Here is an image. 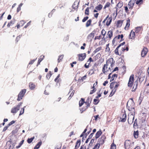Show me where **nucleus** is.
Masks as SVG:
<instances>
[{"label": "nucleus", "mask_w": 149, "mask_h": 149, "mask_svg": "<svg viewBox=\"0 0 149 149\" xmlns=\"http://www.w3.org/2000/svg\"><path fill=\"white\" fill-rule=\"evenodd\" d=\"M102 133V132L100 130L99 131H97L95 134V139H97L101 135Z\"/></svg>", "instance_id": "27"}, {"label": "nucleus", "mask_w": 149, "mask_h": 149, "mask_svg": "<svg viewBox=\"0 0 149 149\" xmlns=\"http://www.w3.org/2000/svg\"><path fill=\"white\" fill-rule=\"evenodd\" d=\"M134 118V115L133 114V113L128 114V122L129 124L131 125L132 123L133 122Z\"/></svg>", "instance_id": "10"}, {"label": "nucleus", "mask_w": 149, "mask_h": 149, "mask_svg": "<svg viewBox=\"0 0 149 149\" xmlns=\"http://www.w3.org/2000/svg\"><path fill=\"white\" fill-rule=\"evenodd\" d=\"M85 103L84 99L81 98L79 102V107H81L83 104Z\"/></svg>", "instance_id": "30"}, {"label": "nucleus", "mask_w": 149, "mask_h": 149, "mask_svg": "<svg viewBox=\"0 0 149 149\" xmlns=\"http://www.w3.org/2000/svg\"><path fill=\"white\" fill-rule=\"evenodd\" d=\"M15 121L12 120V121L10 122L7 125H8V126L9 127V126L13 124L14 123H15Z\"/></svg>", "instance_id": "59"}, {"label": "nucleus", "mask_w": 149, "mask_h": 149, "mask_svg": "<svg viewBox=\"0 0 149 149\" xmlns=\"http://www.w3.org/2000/svg\"><path fill=\"white\" fill-rule=\"evenodd\" d=\"M26 90L25 89H23L20 92L18 95V98L17 100L18 101H20L24 97L25 93L26 92Z\"/></svg>", "instance_id": "7"}, {"label": "nucleus", "mask_w": 149, "mask_h": 149, "mask_svg": "<svg viewBox=\"0 0 149 149\" xmlns=\"http://www.w3.org/2000/svg\"><path fill=\"white\" fill-rule=\"evenodd\" d=\"M125 44V42H124L122 43H120L114 51V52L116 55L119 56H121L123 54L125 51H127L129 50L128 46L125 45L124 47H122L121 48V50H119V49L120 48L121 46Z\"/></svg>", "instance_id": "1"}, {"label": "nucleus", "mask_w": 149, "mask_h": 149, "mask_svg": "<svg viewBox=\"0 0 149 149\" xmlns=\"http://www.w3.org/2000/svg\"><path fill=\"white\" fill-rule=\"evenodd\" d=\"M114 40V38L112 41V43L114 45H116L118 42H120V41L118 40L117 39H116Z\"/></svg>", "instance_id": "46"}, {"label": "nucleus", "mask_w": 149, "mask_h": 149, "mask_svg": "<svg viewBox=\"0 0 149 149\" xmlns=\"http://www.w3.org/2000/svg\"><path fill=\"white\" fill-rule=\"evenodd\" d=\"M86 54L85 53L80 54L77 55L78 60L79 61H83L86 57Z\"/></svg>", "instance_id": "11"}, {"label": "nucleus", "mask_w": 149, "mask_h": 149, "mask_svg": "<svg viewBox=\"0 0 149 149\" xmlns=\"http://www.w3.org/2000/svg\"><path fill=\"white\" fill-rule=\"evenodd\" d=\"M36 58L35 59H33V60L29 62V64L31 65V64H33L34 63V62L36 60Z\"/></svg>", "instance_id": "64"}, {"label": "nucleus", "mask_w": 149, "mask_h": 149, "mask_svg": "<svg viewBox=\"0 0 149 149\" xmlns=\"http://www.w3.org/2000/svg\"><path fill=\"white\" fill-rule=\"evenodd\" d=\"M88 18V16H86V17H84L83 19L82 20V22H86Z\"/></svg>", "instance_id": "60"}, {"label": "nucleus", "mask_w": 149, "mask_h": 149, "mask_svg": "<svg viewBox=\"0 0 149 149\" xmlns=\"http://www.w3.org/2000/svg\"><path fill=\"white\" fill-rule=\"evenodd\" d=\"M29 87L31 90H33L35 88L36 86L33 83L30 82L29 83Z\"/></svg>", "instance_id": "29"}, {"label": "nucleus", "mask_w": 149, "mask_h": 149, "mask_svg": "<svg viewBox=\"0 0 149 149\" xmlns=\"http://www.w3.org/2000/svg\"><path fill=\"white\" fill-rule=\"evenodd\" d=\"M95 33V31H93L91 33H90L88 36V38H93L94 36V35Z\"/></svg>", "instance_id": "36"}, {"label": "nucleus", "mask_w": 149, "mask_h": 149, "mask_svg": "<svg viewBox=\"0 0 149 149\" xmlns=\"http://www.w3.org/2000/svg\"><path fill=\"white\" fill-rule=\"evenodd\" d=\"M60 77V74H59L55 79L54 80L56 82V84H60L61 82V79L60 78H59Z\"/></svg>", "instance_id": "25"}, {"label": "nucleus", "mask_w": 149, "mask_h": 149, "mask_svg": "<svg viewBox=\"0 0 149 149\" xmlns=\"http://www.w3.org/2000/svg\"><path fill=\"white\" fill-rule=\"evenodd\" d=\"M120 121L121 122H125L126 120V114L125 112H122L121 113Z\"/></svg>", "instance_id": "13"}, {"label": "nucleus", "mask_w": 149, "mask_h": 149, "mask_svg": "<svg viewBox=\"0 0 149 149\" xmlns=\"http://www.w3.org/2000/svg\"><path fill=\"white\" fill-rule=\"evenodd\" d=\"M89 8L88 7L85 10V14L86 15H89Z\"/></svg>", "instance_id": "51"}, {"label": "nucleus", "mask_w": 149, "mask_h": 149, "mask_svg": "<svg viewBox=\"0 0 149 149\" xmlns=\"http://www.w3.org/2000/svg\"><path fill=\"white\" fill-rule=\"evenodd\" d=\"M31 21H30L29 22H28L27 24L24 26V28H27L28 26H29L31 24Z\"/></svg>", "instance_id": "63"}, {"label": "nucleus", "mask_w": 149, "mask_h": 149, "mask_svg": "<svg viewBox=\"0 0 149 149\" xmlns=\"http://www.w3.org/2000/svg\"><path fill=\"white\" fill-rule=\"evenodd\" d=\"M118 77V75L117 74H113L111 79V81H113L115 79H116Z\"/></svg>", "instance_id": "37"}, {"label": "nucleus", "mask_w": 149, "mask_h": 149, "mask_svg": "<svg viewBox=\"0 0 149 149\" xmlns=\"http://www.w3.org/2000/svg\"><path fill=\"white\" fill-rule=\"evenodd\" d=\"M136 0H131L128 3V6L129 9H132Z\"/></svg>", "instance_id": "14"}, {"label": "nucleus", "mask_w": 149, "mask_h": 149, "mask_svg": "<svg viewBox=\"0 0 149 149\" xmlns=\"http://www.w3.org/2000/svg\"><path fill=\"white\" fill-rule=\"evenodd\" d=\"M64 57V55H62L59 56H58V63H59L61 62V61L62 60V59H63Z\"/></svg>", "instance_id": "40"}, {"label": "nucleus", "mask_w": 149, "mask_h": 149, "mask_svg": "<svg viewBox=\"0 0 149 149\" xmlns=\"http://www.w3.org/2000/svg\"><path fill=\"white\" fill-rule=\"evenodd\" d=\"M102 7L103 6L102 5L100 4L98 5L95 8V9L93 10V12H97L98 11L101 10L102 9Z\"/></svg>", "instance_id": "20"}, {"label": "nucleus", "mask_w": 149, "mask_h": 149, "mask_svg": "<svg viewBox=\"0 0 149 149\" xmlns=\"http://www.w3.org/2000/svg\"><path fill=\"white\" fill-rule=\"evenodd\" d=\"M91 103V100H90V98L89 97H88L86 102H85V104L86 105V106L85 107L84 106V107L80 110L81 113H83L84 111H86V109L88 108L90 106V104Z\"/></svg>", "instance_id": "2"}, {"label": "nucleus", "mask_w": 149, "mask_h": 149, "mask_svg": "<svg viewBox=\"0 0 149 149\" xmlns=\"http://www.w3.org/2000/svg\"><path fill=\"white\" fill-rule=\"evenodd\" d=\"M52 75V74L51 72L49 71V73L47 74L46 77L47 79H49L50 78Z\"/></svg>", "instance_id": "47"}, {"label": "nucleus", "mask_w": 149, "mask_h": 149, "mask_svg": "<svg viewBox=\"0 0 149 149\" xmlns=\"http://www.w3.org/2000/svg\"><path fill=\"white\" fill-rule=\"evenodd\" d=\"M143 1H142L141 0H137L136 1V4L137 5H140L142 4Z\"/></svg>", "instance_id": "56"}, {"label": "nucleus", "mask_w": 149, "mask_h": 149, "mask_svg": "<svg viewBox=\"0 0 149 149\" xmlns=\"http://www.w3.org/2000/svg\"><path fill=\"white\" fill-rule=\"evenodd\" d=\"M81 142V140H77L76 142V145L75 146L74 149H77L80 146Z\"/></svg>", "instance_id": "31"}, {"label": "nucleus", "mask_w": 149, "mask_h": 149, "mask_svg": "<svg viewBox=\"0 0 149 149\" xmlns=\"http://www.w3.org/2000/svg\"><path fill=\"white\" fill-rule=\"evenodd\" d=\"M101 34L99 35V36H96L94 38L95 40H96V39L100 40L101 38Z\"/></svg>", "instance_id": "58"}, {"label": "nucleus", "mask_w": 149, "mask_h": 149, "mask_svg": "<svg viewBox=\"0 0 149 149\" xmlns=\"http://www.w3.org/2000/svg\"><path fill=\"white\" fill-rule=\"evenodd\" d=\"M133 30L134 31L135 33H136V34H141V33L143 31V27L142 26L137 27Z\"/></svg>", "instance_id": "16"}, {"label": "nucleus", "mask_w": 149, "mask_h": 149, "mask_svg": "<svg viewBox=\"0 0 149 149\" xmlns=\"http://www.w3.org/2000/svg\"><path fill=\"white\" fill-rule=\"evenodd\" d=\"M22 36V35H20L16 37L15 39V41L16 42H17L19 40Z\"/></svg>", "instance_id": "53"}, {"label": "nucleus", "mask_w": 149, "mask_h": 149, "mask_svg": "<svg viewBox=\"0 0 149 149\" xmlns=\"http://www.w3.org/2000/svg\"><path fill=\"white\" fill-rule=\"evenodd\" d=\"M92 22V20L91 19H90L88 20L86 23V27H87L91 26Z\"/></svg>", "instance_id": "33"}, {"label": "nucleus", "mask_w": 149, "mask_h": 149, "mask_svg": "<svg viewBox=\"0 0 149 149\" xmlns=\"http://www.w3.org/2000/svg\"><path fill=\"white\" fill-rule=\"evenodd\" d=\"M100 146V144L97 143L93 149H98Z\"/></svg>", "instance_id": "52"}, {"label": "nucleus", "mask_w": 149, "mask_h": 149, "mask_svg": "<svg viewBox=\"0 0 149 149\" xmlns=\"http://www.w3.org/2000/svg\"><path fill=\"white\" fill-rule=\"evenodd\" d=\"M148 51L147 48L144 47L141 51V56L142 57H144L146 55Z\"/></svg>", "instance_id": "17"}, {"label": "nucleus", "mask_w": 149, "mask_h": 149, "mask_svg": "<svg viewBox=\"0 0 149 149\" xmlns=\"http://www.w3.org/2000/svg\"><path fill=\"white\" fill-rule=\"evenodd\" d=\"M22 103H20L17 105L16 107H13L11 110V113H16L19 109L20 106L22 104Z\"/></svg>", "instance_id": "12"}, {"label": "nucleus", "mask_w": 149, "mask_h": 149, "mask_svg": "<svg viewBox=\"0 0 149 149\" xmlns=\"http://www.w3.org/2000/svg\"><path fill=\"white\" fill-rule=\"evenodd\" d=\"M108 66L106 64H105L102 68V72L103 73L105 74H107L108 72H109V71L111 72V68L110 67L108 68Z\"/></svg>", "instance_id": "8"}, {"label": "nucleus", "mask_w": 149, "mask_h": 149, "mask_svg": "<svg viewBox=\"0 0 149 149\" xmlns=\"http://www.w3.org/2000/svg\"><path fill=\"white\" fill-rule=\"evenodd\" d=\"M123 2L122 1H120L117 4L116 7L118 8H120L123 6Z\"/></svg>", "instance_id": "28"}, {"label": "nucleus", "mask_w": 149, "mask_h": 149, "mask_svg": "<svg viewBox=\"0 0 149 149\" xmlns=\"http://www.w3.org/2000/svg\"><path fill=\"white\" fill-rule=\"evenodd\" d=\"M123 34H121V35H118L117 36L115 37L114 38V40H115L117 39L118 40H120V41H122L123 40Z\"/></svg>", "instance_id": "23"}, {"label": "nucleus", "mask_w": 149, "mask_h": 149, "mask_svg": "<svg viewBox=\"0 0 149 149\" xmlns=\"http://www.w3.org/2000/svg\"><path fill=\"white\" fill-rule=\"evenodd\" d=\"M64 23H65V21H64L63 24L61 25V23L60 22L58 25V28H60L61 29H64Z\"/></svg>", "instance_id": "50"}, {"label": "nucleus", "mask_w": 149, "mask_h": 149, "mask_svg": "<svg viewBox=\"0 0 149 149\" xmlns=\"http://www.w3.org/2000/svg\"><path fill=\"white\" fill-rule=\"evenodd\" d=\"M134 31L132 30L131 31L130 33L129 36V38L130 39L134 40V39L135 37V33Z\"/></svg>", "instance_id": "18"}, {"label": "nucleus", "mask_w": 149, "mask_h": 149, "mask_svg": "<svg viewBox=\"0 0 149 149\" xmlns=\"http://www.w3.org/2000/svg\"><path fill=\"white\" fill-rule=\"evenodd\" d=\"M106 139V137L105 135H102L101 137L98 139V142L99 143H97L100 144L102 145L103 144L104 142V141Z\"/></svg>", "instance_id": "15"}, {"label": "nucleus", "mask_w": 149, "mask_h": 149, "mask_svg": "<svg viewBox=\"0 0 149 149\" xmlns=\"http://www.w3.org/2000/svg\"><path fill=\"white\" fill-rule=\"evenodd\" d=\"M120 86L119 82H112L110 83V88L111 89H116L117 91L118 87Z\"/></svg>", "instance_id": "6"}, {"label": "nucleus", "mask_w": 149, "mask_h": 149, "mask_svg": "<svg viewBox=\"0 0 149 149\" xmlns=\"http://www.w3.org/2000/svg\"><path fill=\"white\" fill-rule=\"evenodd\" d=\"M115 61L113 58H111L106 61V64L107 66H109L110 65V68H111V70H112L113 69V68L115 64Z\"/></svg>", "instance_id": "5"}, {"label": "nucleus", "mask_w": 149, "mask_h": 149, "mask_svg": "<svg viewBox=\"0 0 149 149\" xmlns=\"http://www.w3.org/2000/svg\"><path fill=\"white\" fill-rule=\"evenodd\" d=\"M134 104H130V101L127 102V108L128 110L131 111L132 113H134L135 112V109L134 107Z\"/></svg>", "instance_id": "4"}, {"label": "nucleus", "mask_w": 149, "mask_h": 149, "mask_svg": "<svg viewBox=\"0 0 149 149\" xmlns=\"http://www.w3.org/2000/svg\"><path fill=\"white\" fill-rule=\"evenodd\" d=\"M102 47H100L96 48L93 52V53L94 54H95L97 52L100 51L102 49Z\"/></svg>", "instance_id": "41"}, {"label": "nucleus", "mask_w": 149, "mask_h": 149, "mask_svg": "<svg viewBox=\"0 0 149 149\" xmlns=\"http://www.w3.org/2000/svg\"><path fill=\"white\" fill-rule=\"evenodd\" d=\"M124 8L125 9V12L127 14H129L130 12L129 10L128 9L127 6H124Z\"/></svg>", "instance_id": "39"}, {"label": "nucleus", "mask_w": 149, "mask_h": 149, "mask_svg": "<svg viewBox=\"0 0 149 149\" xmlns=\"http://www.w3.org/2000/svg\"><path fill=\"white\" fill-rule=\"evenodd\" d=\"M134 75L132 74L131 75L130 77L127 85L129 87H131L133 85L134 82Z\"/></svg>", "instance_id": "9"}, {"label": "nucleus", "mask_w": 149, "mask_h": 149, "mask_svg": "<svg viewBox=\"0 0 149 149\" xmlns=\"http://www.w3.org/2000/svg\"><path fill=\"white\" fill-rule=\"evenodd\" d=\"M12 143V141L10 140L7 141L6 144H7L8 143L9 148L8 149H13V148L12 147L11 145Z\"/></svg>", "instance_id": "35"}, {"label": "nucleus", "mask_w": 149, "mask_h": 149, "mask_svg": "<svg viewBox=\"0 0 149 149\" xmlns=\"http://www.w3.org/2000/svg\"><path fill=\"white\" fill-rule=\"evenodd\" d=\"M113 35V32L112 30L109 31L107 33V38H109L110 39H111Z\"/></svg>", "instance_id": "24"}, {"label": "nucleus", "mask_w": 149, "mask_h": 149, "mask_svg": "<svg viewBox=\"0 0 149 149\" xmlns=\"http://www.w3.org/2000/svg\"><path fill=\"white\" fill-rule=\"evenodd\" d=\"M134 136L135 138L137 139L138 138L139 136V132L138 131L134 132Z\"/></svg>", "instance_id": "38"}, {"label": "nucleus", "mask_w": 149, "mask_h": 149, "mask_svg": "<svg viewBox=\"0 0 149 149\" xmlns=\"http://www.w3.org/2000/svg\"><path fill=\"white\" fill-rule=\"evenodd\" d=\"M24 108H22L20 111V113L19 114V116H20L21 115H22V114H23L24 112Z\"/></svg>", "instance_id": "61"}, {"label": "nucleus", "mask_w": 149, "mask_h": 149, "mask_svg": "<svg viewBox=\"0 0 149 149\" xmlns=\"http://www.w3.org/2000/svg\"><path fill=\"white\" fill-rule=\"evenodd\" d=\"M116 146L114 144L112 143L111 145V149H116Z\"/></svg>", "instance_id": "62"}, {"label": "nucleus", "mask_w": 149, "mask_h": 149, "mask_svg": "<svg viewBox=\"0 0 149 149\" xmlns=\"http://www.w3.org/2000/svg\"><path fill=\"white\" fill-rule=\"evenodd\" d=\"M123 20H119L117 21L116 24L117 27H120L123 22Z\"/></svg>", "instance_id": "22"}, {"label": "nucleus", "mask_w": 149, "mask_h": 149, "mask_svg": "<svg viewBox=\"0 0 149 149\" xmlns=\"http://www.w3.org/2000/svg\"><path fill=\"white\" fill-rule=\"evenodd\" d=\"M97 98L94 99L93 100V102L94 104L95 105H97V104L99 102L100 100L98 99H97Z\"/></svg>", "instance_id": "49"}, {"label": "nucleus", "mask_w": 149, "mask_h": 149, "mask_svg": "<svg viewBox=\"0 0 149 149\" xmlns=\"http://www.w3.org/2000/svg\"><path fill=\"white\" fill-rule=\"evenodd\" d=\"M14 23L13 21H11L7 25V27H10V26H12L14 24Z\"/></svg>", "instance_id": "54"}, {"label": "nucleus", "mask_w": 149, "mask_h": 149, "mask_svg": "<svg viewBox=\"0 0 149 149\" xmlns=\"http://www.w3.org/2000/svg\"><path fill=\"white\" fill-rule=\"evenodd\" d=\"M106 17H107V19L106 20L107 21L106 23V25L107 26H109L110 24L112 22V17H109V15H108Z\"/></svg>", "instance_id": "21"}, {"label": "nucleus", "mask_w": 149, "mask_h": 149, "mask_svg": "<svg viewBox=\"0 0 149 149\" xmlns=\"http://www.w3.org/2000/svg\"><path fill=\"white\" fill-rule=\"evenodd\" d=\"M103 91H102L101 89L100 90L99 92L97 93V95L96 97V98H98L101 96V95L102 94Z\"/></svg>", "instance_id": "34"}, {"label": "nucleus", "mask_w": 149, "mask_h": 149, "mask_svg": "<svg viewBox=\"0 0 149 149\" xmlns=\"http://www.w3.org/2000/svg\"><path fill=\"white\" fill-rule=\"evenodd\" d=\"M106 33V31L104 29H103L102 30V31L101 32V34L103 36V38L105 36Z\"/></svg>", "instance_id": "48"}, {"label": "nucleus", "mask_w": 149, "mask_h": 149, "mask_svg": "<svg viewBox=\"0 0 149 149\" xmlns=\"http://www.w3.org/2000/svg\"><path fill=\"white\" fill-rule=\"evenodd\" d=\"M134 142L132 143L130 140H126L124 143V147L125 149H132V144H134Z\"/></svg>", "instance_id": "3"}, {"label": "nucleus", "mask_w": 149, "mask_h": 149, "mask_svg": "<svg viewBox=\"0 0 149 149\" xmlns=\"http://www.w3.org/2000/svg\"><path fill=\"white\" fill-rule=\"evenodd\" d=\"M79 4V2L78 3L77 1H75L72 6L74 10H77Z\"/></svg>", "instance_id": "26"}, {"label": "nucleus", "mask_w": 149, "mask_h": 149, "mask_svg": "<svg viewBox=\"0 0 149 149\" xmlns=\"http://www.w3.org/2000/svg\"><path fill=\"white\" fill-rule=\"evenodd\" d=\"M112 90L110 93V94L109 95V96L110 97H111L113 96V95L115 94L116 91V89L113 90V89H112Z\"/></svg>", "instance_id": "43"}, {"label": "nucleus", "mask_w": 149, "mask_h": 149, "mask_svg": "<svg viewBox=\"0 0 149 149\" xmlns=\"http://www.w3.org/2000/svg\"><path fill=\"white\" fill-rule=\"evenodd\" d=\"M110 3L109 2H107L105 5L104 6V9H105L106 8L110 6Z\"/></svg>", "instance_id": "55"}, {"label": "nucleus", "mask_w": 149, "mask_h": 149, "mask_svg": "<svg viewBox=\"0 0 149 149\" xmlns=\"http://www.w3.org/2000/svg\"><path fill=\"white\" fill-rule=\"evenodd\" d=\"M26 22L25 21L22 20H21L18 23L21 26H22Z\"/></svg>", "instance_id": "45"}, {"label": "nucleus", "mask_w": 149, "mask_h": 149, "mask_svg": "<svg viewBox=\"0 0 149 149\" xmlns=\"http://www.w3.org/2000/svg\"><path fill=\"white\" fill-rule=\"evenodd\" d=\"M34 136H33L31 138H28L27 140V142L29 143H31L34 139Z\"/></svg>", "instance_id": "42"}, {"label": "nucleus", "mask_w": 149, "mask_h": 149, "mask_svg": "<svg viewBox=\"0 0 149 149\" xmlns=\"http://www.w3.org/2000/svg\"><path fill=\"white\" fill-rule=\"evenodd\" d=\"M130 19L128 18L126 20V23L125 26L124 28V29L125 30H128L129 29L130 26Z\"/></svg>", "instance_id": "19"}, {"label": "nucleus", "mask_w": 149, "mask_h": 149, "mask_svg": "<svg viewBox=\"0 0 149 149\" xmlns=\"http://www.w3.org/2000/svg\"><path fill=\"white\" fill-rule=\"evenodd\" d=\"M42 142L41 141L39 142L38 143L36 146L34 148V149H38L42 145Z\"/></svg>", "instance_id": "32"}, {"label": "nucleus", "mask_w": 149, "mask_h": 149, "mask_svg": "<svg viewBox=\"0 0 149 149\" xmlns=\"http://www.w3.org/2000/svg\"><path fill=\"white\" fill-rule=\"evenodd\" d=\"M96 89H93L92 90H91L90 91V94L91 95L94 93L96 91Z\"/></svg>", "instance_id": "57"}, {"label": "nucleus", "mask_w": 149, "mask_h": 149, "mask_svg": "<svg viewBox=\"0 0 149 149\" xmlns=\"http://www.w3.org/2000/svg\"><path fill=\"white\" fill-rule=\"evenodd\" d=\"M24 141V140H22L19 143L18 146H16V148L17 149H18L22 145V144L23 143Z\"/></svg>", "instance_id": "44"}]
</instances>
